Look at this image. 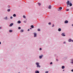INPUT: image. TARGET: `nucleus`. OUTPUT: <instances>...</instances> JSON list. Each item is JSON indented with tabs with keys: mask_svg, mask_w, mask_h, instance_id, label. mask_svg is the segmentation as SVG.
<instances>
[{
	"mask_svg": "<svg viewBox=\"0 0 73 73\" xmlns=\"http://www.w3.org/2000/svg\"><path fill=\"white\" fill-rule=\"evenodd\" d=\"M36 65H37V66H36V67H37V68H40V67H41L39 65V63H38V62L36 63Z\"/></svg>",
	"mask_w": 73,
	"mask_h": 73,
	"instance_id": "f257e3e1",
	"label": "nucleus"
},
{
	"mask_svg": "<svg viewBox=\"0 0 73 73\" xmlns=\"http://www.w3.org/2000/svg\"><path fill=\"white\" fill-rule=\"evenodd\" d=\"M67 3V7H68V5H69V4H70V3L69 2V1H68L66 3Z\"/></svg>",
	"mask_w": 73,
	"mask_h": 73,
	"instance_id": "f03ea898",
	"label": "nucleus"
},
{
	"mask_svg": "<svg viewBox=\"0 0 73 73\" xmlns=\"http://www.w3.org/2000/svg\"><path fill=\"white\" fill-rule=\"evenodd\" d=\"M65 24H68V21L67 20H66L64 21Z\"/></svg>",
	"mask_w": 73,
	"mask_h": 73,
	"instance_id": "7ed1b4c3",
	"label": "nucleus"
},
{
	"mask_svg": "<svg viewBox=\"0 0 73 73\" xmlns=\"http://www.w3.org/2000/svg\"><path fill=\"white\" fill-rule=\"evenodd\" d=\"M64 33H63L62 34V36H65V35L64 34Z\"/></svg>",
	"mask_w": 73,
	"mask_h": 73,
	"instance_id": "20e7f679",
	"label": "nucleus"
},
{
	"mask_svg": "<svg viewBox=\"0 0 73 73\" xmlns=\"http://www.w3.org/2000/svg\"><path fill=\"white\" fill-rule=\"evenodd\" d=\"M42 56H39V58H40V59H41V58H42Z\"/></svg>",
	"mask_w": 73,
	"mask_h": 73,
	"instance_id": "39448f33",
	"label": "nucleus"
},
{
	"mask_svg": "<svg viewBox=\"0 0 73 73\" xmlns=\"http://www.w3.org/2000/svg\"><path fill=\"white\" fill-rule=\"evenodd\" d=\"M13 25V24L12 23L9 26L10 27H12V25Z\"/></svg>",
	"mask_w": 73,
	"mask_h": 73,
	"instance_id": "423d86ee",
	"label": "nucleus"
},
{
	"mask_svg": "<svg viewBox=\"0 0 73 73\" xmlns=\"http://www.w3.org/2000/svg\"><path fill=\"white\" fill-rule=\"evenodd\" d=\"M35 73H39L38 71H35Z\"/></svg>",
	"mask_w": 73,
	"mask_h": 73,
	"instance_id": "0eeeda50",
	"label": "nucleus"
},
{
	"mask_svg": "<svg viewBox=\"0 0 73 73\" xmlns=\"http://www.w3.org/2000/svg\"><path fill=\"white\" fill-rule=\"evenodd\" d=\"M58 31H59V32H60V31H61V29L60 28H59L58 30Z\"/></svg>",
	"mask_w": 73,
	"mask_h": 73,
	"instance_id": "6e6552de",
	"label": "nucleus"
},
{
	"mask_svg": "<svg viewBox=\"0 0 73 73\" xmlns=\"http://www.w3.org/2000/svg\"><path fill=\"white\" fill-rule=\"evenodd\" d=\"M48 8L49 9H50L51 8V6L49 5V6H48Z\"/></svg>",
	"mask_w": 73,
	"mask_h": 73,
	"instance_id": "1a4fd4ad",
	"label": "nucleus"
},
{
	"mask_svg": "<svg viewBox=\"0 0 73 73\" xmlns=\"http://www.w3.org/2000/svg\"><path fill=\"white\" fill-rule=\"evenodd\" d=\"M17 23L18 24H20V23H21V21H19L18 22H17Z\"/></svg>",
	"mask_w": 73,
	"mask_h": 73,
	"instance_id": "9d476101",
	"label": "nucleus"
},
{
	"mask_svg": "<svg viewBox=\"0 0 73 73\" xmlns=\"http://www.w3.org/2000/svg\"><path fill=\"white\" fill-rule=\"evenodd\" d=\"M71 41H72V40L71 39H69L68 40L69 42H71Z\"/></svg>",
	"mask_w": 73,
	"mask_h": 73,
	"instance_id": "9b49d317",
	"label": "nucleus"
},
{
	"mask_svg": "<svg viewBox=\"0 0 73 73\" xmlns=\"http://www.w3.org/2000/svg\"><path fill=\"white\" fill-rule=\"evenodd\" d=\"M62 69H64L65 68V66H62Z\"/></svg>",
	"mask_w": 73,
	"mask_h": 73,
	"instance_id": "f8f14e48",
	"label": "nucleus"
},
{
	"mask_svg": "<svg viewBox=\"0 0 73 73\" xmlns=\"http://www.w3.org/2000/svg\"><path fill=\"white\" fill-rule=\"evenodd\" d=\"M31 28H34V27L33 26V25H32L31 26Z\"/></svg>",
	"mask_w": 73,
	"mask_h": 73,
	"instance_id": "ddd939ff",
	"label": "nucleus"
},
{
	"mask_svg": "<svg viewBox=\"0 0 73 73\" xmlns=\"http://www.w3.org/2000/svg\"><path fill=\"white\" fill-rule=\"evenodd\" d=\"M36 35H37V34H36V33H34V37H36Z\"/></svg>",
	"mask_w": 73,
	"mask_h": 73,
	"instance_id": "4468645a",
	"label": "nucleus"
},
{
	"mask_svg": "<svg viewBox=\"0 0 73 73\" xmlns=\"http://www.w3.org/2000/svg\"><path fill=\"white\" fill-rule=\"evenodd\" d=\"M59 9L60 10H61V9H62V7H60L59 8Z\"/></svg>",
	"mask_w": 73,
	"mask_h": 73,
	"instance_id": "2eb2a0df",
	"label": "nucleus"
},
{
	"mask_svg": "<svg viewBox=\"0 0 73 73\" xmlns=\"http://www.w3.org/2000/svg\"><path fill=\"white\" fill-rule=\"evenodd\" d=\"M4 19L5 20H7V17H6L4 18Z\"/></svg>",
	"mask_w": 73,
	"mask_h": 73,
	"instance_id": "dca6fc26",
	"label": "nucleus"
},
{
	"mask_svg": "<svg viewBox=\"0 0 73 73\" xmlns=\"http://www.w3.org/2000/svg\"><path fill=\"white\" fill-rule=\"evenodd\" d=\"M12 32V30H9V32Z\"/></svg>",
	"mask_w": 73,
	"mask_h": 73,
	"instance_id": "f3484780",
	"label": "nucleus"
},
{
	"mask_svg": "<svg viewBox=\"0 0 73 73\" xmlns=\"http://www.w3.org/2000/svg\"><path fill=\"white\" fill-rule=\"evenodd\" d=\"M70 5V6H72V4L71 3L70 4H69Z\"/></svg>",
	"mask_w": 73,
	"mask_h": 73,
	"instance_id": "a211bd4d",
	"label": "nucleus"
},
{
	"mask_svg": "<svg viewBox=\"0 0 73 73\" xmlns=\"http://www.w3.org/2000/svg\"><path fill=\"white\" fill-rule=\"evenodd\" d=\"M13 16L14 17H16V14H13Z\"/></svg>",
	"mask_w": 73,
	"mask_h": 73,
	"instance_id": "6ab92c4d",
	"label": "nucleus"
},
{
	"mask_svg": "<svg viewBox=\"0 0 73 73\" xmlns=\"http://www.w3.org/2000/svg\"><path fill=\"white\" fill-rule=\"evenodd\" d=\"M10 11V9H8L7 10V12H9Z\"/></svg>",
	"mask_w": 73,
	"mask_h": 73,
	"instance_id": "aec40b11",
	"label": "nucleus"
},
{
	"mask_svg": "<svg viewBox=\"0 0 73 73\" xmlns=\"http://www.w3.org/2000/svg\"><path fill=\"white\" fill-rule=\"evenodd\" d=\"M38 5H41V3H38Z\"/></svg>",
	"mask_w": 73,
	"mask_h": 73,
	"instance_id": "412c9836",
	"label": "nucleus"
},
{
	"mask_svg": "<svg viewBox=\"0 0 73 73\" xmlns=\"http://www.w3.org/2000/svg\"><path fill=\"white\" fill-rule=\"evenodd\" d=\"M38 31H40V29H38Z\"/></svg>",
	"mask_w": 73,
	"mask_h": 73,
	"instance_id": "4be33fe9",
	"label": "nucleus"
},
{
	"mask_svg": "<svg viewBox=\"0 0 73 73\" xmlns=\"http://www.w3.org/2000/svg\"><path fill=\"white\" fill-rule=\"evenodd\" d=\"M71 61H72V62H71L72 64H73V59H72V60H71Z\"/></svg>",
	"mask_w": 73,
	"mask_h": 73,
	"instance_id": "5701e85b",
	"label": "nucleus"
},
{
	"mask_svg": "<svg viewBox=\"0 0 73 73\" xmlns=\"http://www.w3.org/2000/svg\"><path fill=\"white\" fill-rule=\"evenodd\" d=\"M49 25H51V23L49 22L48 23Z\"/></svg>",
	"mask_w": 73,
	"mask_h": 73,
	"instance_id": "b1692460",
	"label": "nucleus"
},
{
	"mask_svg": "<svg viewBox=\"0 0 73 73\" xmlns=\"http://www.w3.org/2000/svg\"><path fill=\"white\" fill-rule=\"evenodd\" d=\"M21 29V27H18V29Z\"/></svg>",
	"mask_w": 73,
	"mask_h": 73,
	"instance_id": "393cba45",
	"label": "nucleus"
},
{
	"mask_svg": "<svg viewBox=\"0 0 73 73\" xmlns=\"http://www.w3.org/2000/svg\"><path fill=\"white\" fill-rule=\"evenodd\" d=\"M21 32H23V30H21Z\"/></svg>",
	"mask_w": 73,
	"mask_h": 73,
	"instance_id": "a878e982",
	"label": "nucleus"
},
{
	"mask_svg": "<svg viewBox=\"0 0 73 73\" xmlns=\"http://www.w3.org/2000/svg\"><path fill=\"white\" fill-rule=\"evenodd\" d=\"M23 18H25V15H23Z\"/></svg>",
	"mask_w": 73,
	"mask_h": 73,
	"instance_id": "bb28decb",
	"label": "nucleus"
},
{
	"mask_svg": "<svg viewBox=\"0 0 73 73\" xmlns=\"http://www.w3.org/2000/svg\"><path fill=\"white\" fill-rule=\"evenodd\" d=\"M45 73H48V71H46L45 72Z\"/></svg>",
	"mask_w": 73,
	"mask_h": 73,
	"instance_id": "cd10ccee",
	"label": "nucleus"
},
{
	"mask_svg": "<svg viewBox=\"0 0 73 73\" xmlns=\"http://www.w3.org/2000/svg\"><path fill=\"white\" fill-rule=\"evenodd\" d=\"M54 27V24H53L52 27Z\"/></svg>",
	"mask_w": 73,
	"mask_h": 73,
	"instance_id": "c85d7f7f",
	"label": "nucleus"
},
{
	"mask_svg": "<svg viewBox=\"0 0 73 73\" xmlns=\"http://www.w3.org/2000/svg\"><path fill=\"white\" fill-rule=\"evenodd\" d=\"M56 61H58V59H56Z\"/></svg>",
	"mask_w": 73,
	"mask_h": 73,
	"instance_id": "c756f323",
	"label": "nucleus"
},
{
	"mask_svg": "<svg viewBox=\"0 0 73 73\" xmlns=\"http://www.w3.org/2000/svg\"><path fill=\"white\" fill-rule=\"evenodd\" d=\"M12 18H13V17H10V19H12Z\"/></svg>",
	"mask_w": 73,
	"mask_h": 73,
	"instance_id": "7c9ffc66",
	"label": "nucleus"
},
{
	"mask_svg": "<svg viewBox=\"0 0 73 73\" xmlns=\"http://www.w3.org/2000/svg\"><path fill=\"white\" fill-rule=\"evenodd\" d=\"M50 65L52 64V62H51L50 63Z\"/></svg>",
	"mask_w": 73,
	"mask_h": 73,
	"instance_id": "2f4dec72",
	"label": "nucleus"
},
{
	"mask_svg": "<svg viewBox=\"0 0 73 73\" xmlns=\"http://www.w3.org/2000/svg\"><path fill=\"white\" fill-rule=\"evenodd\" d=\"M69 11V9H66V11Z\"/></svg>",
	"mask_w": 73,
	"mask_h": 73,
	"instance_id": "473e14b6",
	"label": "nucleus"
},
{
	"mask_svg": "<svg viewBox=\"0 0 73 73\" xmlns=\"http://www.w3.org/2000/svg\"><path fill=\"white\" fill-rule=\"evenodd\" d=\"M24 23H26L27 21H24Z\"/></svg>",
	"mask_w": 73,
	"mask_h": 73,
	"instance_id": "72a5a7b5",
	"label": "nucleus"
},
{
	"mask_svg": "<svg viewBox=\"0 0 73 73\" xmlns=\"http://www.w3.org/2000/svg\"><path fill=\"white\" fill-rule=\"evenodd\" d=\"M30 31V30H29V29H28V31Z\"/></svg>",
	"mask_w": 73,
	"mask_h": 73,
	"instance_id": "f704fd0d",
	"label": "nucleus"
},
{
	"mask_svg": "<svg viewBox=\"0 0 73 73\" xmlns=\"http://www.w3.org/2000/svg\"><path fill=\"white\" fill-rule=\"evenodd\" d=\"M66 42H64V44H65V43Z\"/></svg>",
	"mask_w": 73,
	"mask_h": 73,
	"instance_id": "c9c22d12",
	"label": "nucleus"
},
{
	"mask_svg": "<svg viewBox=\"0 0 73 73\" xmlns=\"http://www.w3.org/2000/svg\"><path fill=\"white\" fill-rule=\"evenodd\" d=\"M40 50H41L42 49H41V48H40Z\"/></svg>",
	"mask_w": 73,
	"mask_h": 73,
	"instance_id": "e433bc0d",
	"label": "nucleus"
},
{
	"mask_svg": "<svg viewBox=\"0 0 73 73\" xmlns=\"http://www.w3.org/2000/svg\"><path fill=\"white\" fill-rule=\"evenodd\" d=\"M1 29V27H0V29Z\"/></svg>",
	"mask_w": 73,
	"mask_h": 73,
	"instance_id": "4c0bfd02",
	"label": "nucleus"
},
{
	"mask_svg": "<svg viewBox=\"0 0 73 73\" xmlns=\"http://www.w3.org/2000/svg\"><path fill=\"white\" fill-rule=\"evenodd\" d=\"M71 71H72V72H73V69L71 70Z\"/></svg>",
	"mask_w": 73,
	"mask_h": 73,
	"instance_id": "58836bf2",
	"label": "nucleus"
},
{
	"mask_svg": "<svg viewBox=\"0 0 73 73\" xmlns=\"http://www.w3.org/2000/svg\"><path fill=\"white\" fill-rule=\"evenodd\" d=\"M71 41H72V42H73V40H71Z\"/></svg>",
	"mask_w": 73,
	"mask_h": 73,
	"instance_id": "ea45409f",
	"label": "nucleus"
},
{
	"mask_svg": "<svg viewBox=\"0 0 73 73\" xmlns=\"http://www.w3.org/2000/svg\"><path fill=\"white\" fill-rule=\"evenodd\" d=\"M63 71H65V70H63Z\"/></svg>",
	"mask_w": 73,
	"mask_h": 73,
	"instance_id": "a19ab883",
	"label": "nucleus"
},
{
	"mask_svg": "<svg viewBox=\"0 0 73 73\" xmlns=\"http://www.w3.org/2000/svg\"><path fill=\"white\" fill-rule=\"evenodd\" d=\"M8 7H10V6H8Z\"/></svg>",
	"mask_w": 73,
	"mask_h": 73,
	"instance_id": "79ce46f5",
	"label": "nucleus"
},
{
	"mask_svg": "<svg viewBox=\"0 0 73 73\" xmlns=\"http://www.w3.org/2000/svg\"><path fill=\"white\" fill-rule=\"evenodd\" d=\"M1 44V42H0V44Z\"/></svg>",
	"mask_w": 73,
	"mask_h": 73,
	"instance_id": "37998d69",
	"label": "nucleus"
},
{
	"mask_svg": "<svg viewBox=\"0 0 73 73\" xmlns=\"http://www.w3.org/2000/svg\"><path fill=\"white\" fill-rule=\"evenodd\" d=\"M72 27H73V24L72 25Z\"/></svg>",
	"mask_w": 73,
	"mask_h": 73,
	"instance_id": "c03bdc74",
	"label": "nucleus"
},
{
	"mask_svg": "<svg viewBox=\"0 0 73 73\" xmlns=\"http://www.w3.org/2000/svg\"><path fill=\"white\" fill-rule=\"evenodd\" d=\"M31 29V28H30V29Z\"/></svg>",
	"mask_w": 73,
	"mask_h": 73,
	"instance_id": "a18cd8bd",
	"label": "nucleus"
},
{
	"mask_svg": "<svg viewBox=\"0 0 73 73\" xmlns=\"http://www.w3.org/2000/svg\"><path fill=\"white\" fill-rule=\"evenodd\" d=\"M18 73H20V72H18Z\"/></svg>",
	"mask_w": 73,
	"mask_h": 73,
	"instance_id": "49530a36",
	"label": "nucleus"
}]
</instances>
